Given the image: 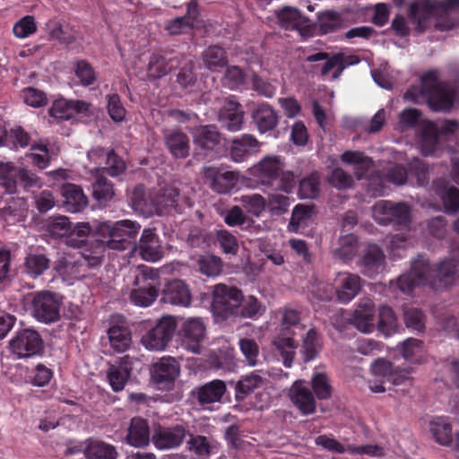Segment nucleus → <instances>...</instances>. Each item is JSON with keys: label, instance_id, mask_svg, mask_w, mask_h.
Listing matches in <instances>:
<instances>
[{"label": "nucleus", "instance_id": "1", "mask_svg": "<svg viewBox=\"0 0 459 459\" xmlns=\"http://www.w3.org/2000/svg\"><path fill=\"white\" fill-rule=\"evenodd\" d=\"M452 260L442 261L436 268H431L424 257H418L411 264L409 273L397 280L398 289L404 294H410L415 287L430 284L436 289L451 285L459 265V247L453 249Z\"/></svg>", "mask_w": 459, "mask_h": 459}, {"label": "nucleus", "instance_id": "2", "mask_svg": "<svg viewBox=\"0 0 459 459\" xmlns=\"http://www.w3.org/2000/svg\"><path fill=\"white\" fill-rule=\"evenodd\" d=\"M404 98L416 103L426 101L434 111H448L455 101V91L438 82L437 71H429L422 75L420 87H411Z\"/></svg>", "mask_w": 459, "mask_h": 459}, {"label": "nucleus", "instance_id": "3", "mask_svg": "<svg viewBox=\"0 0 459 459\" xmlns=\"http://www.w3.org/2000/svg\"><path fill=\"white\" fill-rule=\"evenodd\" d=\"M102 253V245H98L92 255L81 252L65 253L56 262L54 269L64 281H67L68 284H72L74 281L82 277V268L86 264L95 266L100 264Z\"/></svg>", "mask_w": 459, "mask_h": 459}, {"label": "nucleus", "instance_id": "4", "mask_svg": "<svg viewBox=\"0 0 459 459\" xmlns=\"http://www.w3.org/2000/svg\"><path fill=\"white\" fill-rule=\"evenodd\" d=\"M141 228V224L135 221L121 220L115 222H100L97 231L107 239V246L109 248L124 250L132 240L135 239Z\"/></svg>", "mask_w": 459, "mask_h": 459}, {"label": "nucleus", "instance_id": "5", "mask_svg": "<svg viewBox=\"0 0 459 459\" xmlns=\"http://www.w3.org/2000/svg\"><path fill=\"white\" fill-rule=\"evenodd\" d=\"M458 6L459 0H415L409 7L410 18L416 30L421 32L430 17L447 14Z\"/></svg>", "mask_w": 459, "mask_h": 459}, {"label": "nucleus", "instance_id": "6", "mask_svg": "<svg viewBox=\"0 0 459 459\" xmlns=\"http://www.w3.org/2000/svg\"><path fill=\"white\" fill-rule=\"evenodd\" d=\"M62 298L52 291L41 290L32 294L30 313L39 322L50 324L60 317Z\"/></svg>", "mask_w": 459, "mask_h": 459}, {"label": "nucleus", "instance_id": "7", "mask_svg": "<svg viewBox=\"0 0 459 459\" xmlns=\"http://www.w3.org/2000/svg\"><path fill=\"white\" fill-rule=\"evenodd\" d=\"M178 327L176 317L162 316L141 339L142 344L148 351H161L165 350Z\"/></svg>", "mask_w": 459, "mask_h": 459}, {"label": "nucleus", "instance_id": "8", "mask_svg": "<svg viewBox=\"0 0 459 459\" xmlns=\"http://www.w3.org/2000/svg\"><path fill=\"white\" fill-rule=\"evenodd\" d=\"M241 300L242 292L237 288L222 283L214 286L212 308L221 317L238 316Z\"/></svg>", "mask_w": 459, "mask_h": 459}, {"label": "nucleus", "instance_id": "9", "mask_svg": "<svg viewBox=\"0 0 459 459\" xmlns=\"http://www.w3.org/2000/svg\"><path fill=\"white\" fill-rule=\"evenodd\" d=\"M372 215L379 224L394 222L406 227L410 222L411 209L404 203L393 204L390 201L381 200L373 206Z\"/></svg>", "mask_w": 459, "mask_h": 459}, {"label": "nucleus", "instance_id": "10", "mask_svg": "<svg viewBox=\"0 0 459 459\" xmlns=\"http://www.w3.org/2000/svg\"><path fill=\"white\" fill-rule=\"evenodd\" d=\"M284 167V160L280 156L266 155L249 169V174L257 184L273 186Z\"/></svg>", "mask_w": 459, "mask_h": 459}, {"label": "nucleus", "instance_id": "11", "mask_svg": "<svg viewBox=\"0 0 459 459\" xmlns=\"http://www.w3.org/2000/svg\"><path fill=\"white\" fill-rule=\"evenodd\" d=\"M42 339L38 332L32 329H23L9 341L11 352L18 359L30 358L42 349Z\"/></svg>", "mask_w": 459, "mask_h": 459}, {"label": "nucleus", "instance_id": "12", "mask_svg": "<svg viewBox=\"0 0 459 459\" xmlns=\"http://www.w3.org/2000/svg\"><path fill=\"white\" fill-rule=\"evenodd\" d=\"M134 251L144 261L155 263L164 256V249L156 230L145 228L140 238L134 243Z\"/></svg>", "mask_w": 459, "mask_h": 459}, {"label": "nucleus", "instance_id": "13", "mask_svg": "<svg viewBox=\"0 0 459 459\" xmlns=\"http://www.w3.org/2000/svg\"><path fill=\"white\" fill-rule=\"evenodd\" d=\"M333 285L338 301L348 304L359 293L361 279L357 274L342 272L337 273Z\"/></svg>", "mask_w": 459, "mask_h": 459}, {"label": "nucleus", "instance_id": "14", "mask_svg": "<svg viewBox=\"0 0 459 459\" xmlns=\"http://www.w3.org/2000/svg\"><path fill=\"white\" fill-rule=\"evenodd\" d=\"M183 345L193 353L200 351V342L204 338L205 326L200 318L189 317L183 320L180 326Z\"/></svg>", "mask_w": 459, "mask_h": 459}, {"label": "nucleus", "instance_id": "15", "mask_svg": "<svg viewBox=\"0 0 459 459\" xmlns=\"http://www.w3.org/2000/svg\"><path fill=\"white\" fill-rule=\"evenodd\" d=\"M385 181L402 186L407 181V173L403 168L396 166L388 171L385 179L382 178L379 174L371 175L367 185L368 195L374 197L385 195L386 194Z\"/></svg>", "mask_w": 459, "mask_h": 459}, {"label": "nucleus", "instance_id": "16", "mask_svg": "<svg viewBox=\"0 0 459 459\" xmlns=\"http://www.w3.org/2000/svg\"><path fill=\"white\" fill-rule=\"evenodd\" d=\"M351 324L364 333H370L375 330V304L369 298L359 299L353 312Z\"/></svg>", "mask_w": 459, "mask_h": 459}, {"label": "nucleus", "instance_id": "17", "mask_svg": "<svg viewBox=\"0 0 459 459\" xmlns=\"http://www.w3.org/2000/svg\"><path fill=\"white\" fill-rule=\"evenodd\" d=\"M137 361V359L126 355L119 359L117 365L109 367L108 379L114 392H120L124 389L130 377L133 365Z\"/></svg>", "mask_w": 459, "mask_h": 459}, {"label": "nucleus", "instance_id": "18", "mask_svg": "<svg viewBox=\"0 0 459 459\" xmlns=\"http://www.w3.org/2000/svg\"><path fill=\"white\" fill-rule=\"evenodd\" d=\"M205 180L209 183L212 189L220 194L230 192L235 187L238 177L232 171H222L219 168H204Z\"/></svg>", "mask_w": 459, "mask_h": 459}, {"label": "nucleus", "instance_id": "19", "mask_svg": "<svg viewBox=\"0 0 459 459\" xmlns=\"http://www.w3.org/2000/svg\"><path fill=\"white\" fill-rule=\"evenodd\" d=\"M277 23L285 30H307L310 27L309 20L301 14L295 7L284 6L274 11Z\"/></svg>", "mask_w": 459, "mask_h": 459}, {"label": "nucleus", "instance_id": "20", "mask_svg": "<svg viewBox=\"0 0 459 459\" xmlns=\"http://www.w3.org/2000/svg\"><path fill=\"white\" fill-rule=\"evenodd\" d=\"M244 111L233 97L227 98L219 113V120L228 130L236 132L241 129Z\"/></svg>", "mask_w": 459, "mask_h": 459}, {"label": "nucleus", "instance_id": "21", "mask_svg": "<svg viewBox=\"0 0 459 459\" xmlns=\"http://www.w3.org/2000/svg\"><path fill=\"white\" fill-rule=\"evenodd\" d=\"M161 300L170 305L189 307L192 295L189 287L181 280H175L166 284Z\"/></svg>", "mask_w": 459, "mask_h": 459}, {"label": "nucleus", "instance_id": "22", "mask_svg": "<svg viewBox=\"0 0 459 459\" xmlns=\"http://www.w3.org/2000/svg\"><path fill=\"white\" fill-rule=\"evenodd\" d=\"M290 401L303 414H311L316 410V401L304 380H297L290 388Z\"/></svg>", "mask_w": 459, "mask_h": 459}, {"label": "nucleus", "instance_id": "23", "mask_svg": "<svg viewBox=\"0 0 459 459\" xmlns=\"http://www.w3.org/2000/svg\"><path fill=\"white\" fill-rule=\"evenodd\" d=\"M192 134L196 149L204 156L215 151L220 144V134L214 126H199Z\"/></svg>", "mask_w": 459, "mask_h": 459}, {"label": "nucleus", "instance_id": "24", "mask_svg": "<svg viewBox=\"0 0 459 459\" xmlns=\"http://www.w3.org/2000/svg\"><path fill=\"white\" fill-rule=\"evenodd\" d=\"M261 143L251 134L234 138L230 146V158L235 162H243L249 156L259 152Z\"/></svg>", "mask_w": 459, "mask_h": 459}, {"label": "nucleus", "instance_id": "25", "mask_svg": "<svg viewBox=\"0 0 459 459\" xmlns=\"http://www.w3.org/2000/svg\"><path fill=\"white\" fill-rule=\"evenodd\" d=\"M198 20L197 2L191 0L186 4V14L182 17H177L166 25V30L170 35H178L187 32L195 25Z\"/></svg>", "mask_w": 459, "mask_h": 459}, {"label": "nucleus", "instance_id": "26", "mask_svg": "<svg viewBox=\"0 0 459 459\" xmlns=\"http://www.w3.org/2000/svg\"><path fill=\"white\" fill-rule=\"evenodd\" d=\"M130 200L133 209L146 217L154 215V212H160L164 207L173 205V201L171 200L162 204L161 207L159 206L160 204H157L155 202H152V195L147 198L142 186L134 187L131 194Z\"/></svg>", "mask_w": 459, "mask_h": 459}, {"label": "nucleus", "instance_id": "27", "mask_svg": "<svg viewBox=\"0 0 459 459\" xmlns=\"http://www.w3.org/2000/svg\"><path fill=\"white\" fill-rule=\"evenodd\" d=\"M186 437L184 427L177 425L173 428L160 429L153 436V443L159 449H171L178 446Z\"/></svg>", "mask_w": 459, "mask_h": 459}, {"label": "nucleus", "instance_id": "28", "mask_svg": "<svg viewBox=\"0 0 459 459\" xmlns=\"http://www.w3.org/2000/svg\"><path fill=\"white\" fill-rule=\"evenodd\" d=\"M225 391V384L221 380H214L195 388L192 394L200 405L205 406L220 402Z\"/></svg>", "mask_w": 459, "mask_h": 459}, {"label": "nucleus", "instance_id": "29", "mask_svg": "<svg viewBox=\"0 0 459 459\" xmlns=\"http://www.w3.org/2000/svg\"><path fill=\"white\" fill-rule=\"evenodd\" d=\"M63 205L69 212H79L88 205V198L82 189L74 184H65L62 187Z\"/></svg>", "mask_w": 459, "mask_h": 459}, {"label": "nucleus", "instance_id": "30", "mask_svg": "<svg viewBox=\"0 0 459 459\" xmlns=\"http://www.w3.org/2000/svg\"><path fill=\"white\" fill-rule=\"evenodd\" d=\"M179 365L171 357L162 358L155 363L152 369V376L156 383H170L179 375Z\"/></svg>", "mask_w": 459, "mask_h": 459}, {"label": "nucleus", "instance_id": "31", "mask_svg": "<svg viewBox=\"0 0 459 459\" xmlns=\"http://www.w3.org/2000/svg\"><path fill=\"white\" fill-rule=\"evenodd\" d=\"M166 146L171 155L178 159L186 158L190 151L188 136L179 130H170L164 136Z\"/></svg>", "mask_w": 459, "mask_h": 459}, {"label": "nucleus", "instance_id": "32", "mask_svg": "<svg viewBox=\"0 0 459 459\" xmlns=\"http://www.w3.org/2000/svg\"><path fill=\"white\" fill-rule=\"evenodd\" d=\"M385 255L377 245H369L359 261V266L366 275L373 276L383 270Z\"/></svg>", "mask_w": 459, "mask_h": 459}, {"label": "nucleus", "instance_id": "33", "mask_svg": "<svg viewBox=\"0 0 459 459\" xmlns=\"http://www.w3.org/2000/svg\"><path fill=\"white\" fill-rule=\"evenodd\" d=\"M49 265V258L39 248L30 249L24 258V270L32 278L42 275Z\"/></svg>", "mask_w": 459, "mask_h": 459}, {"label": "nucleus", "instance_id": "34", "mask_svg": "<svg viewBox=\"0 0 459 459\" xmlns=\"http://www.w3.org/2000/svg\"><path fill=\"white\" fill-rule=\"evenodd\" d=\"M149 441L150 430L147 421L141 418L132 419L126 435L127 444L134 447H143Z\"/></svg>", "mask_w": 459, "mask_h": 459}, {"label": "nucleus", "instance_id": "35", "mask_svg": "<svg viewBox=\"0 0 459 459\" xmlns=\"http://www.w3.org/2000/svg\"><path fill=\"white\" fill-rule=\"evenodd\" d=\"M108 337L110 348L117 353L126 351L132 345L131 331L124 325H115L108 328Z\"/></svg>", "mask_w": 459, "mask_h": 459}, {"label": "nucleus", "instance_id": "36", "mask_svg": "<svg viewBox=\"0 0 459 459\" xmlns=\"http://www.w3.org/2000/svg\"><path fill=\"white\" fill-rule=\"evenodd\" d=\"M429 431L437 443L450 446L453 443L452 423L449 418L440 416L429 422Z\"/></svg>", "mask_w": 459, "mask_h": 459}, {"label": "nucleus", "instance_id": "37", "mask_svg": "<svg viewBox=\"0 0 459 459\" xmlns=\"http://www.w3.org/2000/svg\"><path fill=\"white\" fill-rule=\"evenodd\" d=\"M273 345L281 355L283 365L286 368H290L296 355L298 342L293 339L292 336L281 333L274 337Z\"/></svg>", "mask_w": 459, "mask_h": 459}, {"label": "nucleus", "instance_id": "38", "mask_svg": "<svg viewBox=\"0 0 459 459\" xmlns=\"http://www.w3.org/2000/svg\"><path fill=\"white\" fill-rule=\"evenodd\" d=\"M341 160L353 167L355 176L360 179L373 165L372 160L361 152L346 151L341 155Z\"/></svg>", "mask_w": 459, "mask_h": 459}, {"label": "nucleus", "instance_id": "39", "mask_svg": "<svg viewBox=\"0 0 459 459\" xmlns=\"http://www.w3.org/2000/svg\"><path fill=\"white\" fill-rule=\"evenodd\" d=\"M392 364L383 359H378L371 364L370 371L373 377L379 378V383L373 380H368V388L373 393H384L385 388L384 386L385 381L387 380L390 373H392Z\"/></svg>", "mask_w": 459, "mask_h": 459}, {"label": "nucleus", "instance_id": "40", "mask_svg": "<svg viewBox=\"0 0 459 459\" xmlns=\"http://www.w3.org/2000/svg\"><path fill=\"white\" fill-rule=\"evenodd\" d=\"M253 118L261 134L273 130L278 124V116L268 104L259 105L254 112Z\"/></svg>", "mask_w": 459, "mask_h": 459}, {"label": "nucleus", "instance_id": "41", "mask_svg": "<svg viewBox=\"0 0 459 459\" xmlns=\"http://www.w3.org/2000/svg\"><path fill=\"white\" fill-rule=\"evenodd\" d=\"M323 348L322 336L310 328L303 337L301 353L306 362L315 359Z\"/></svg>", "mask_w": 459, "mask_h": 459}, {"label": "nucleus", "instance_id": "42", "mask_svg": "<svg viewBox=\"0 0 459 459\" xmlns=\"http://www.w3.org/2000/svg\"><path fill=\"white\" fill-rule=\"evenodd\" d=\"M16 178L17 169L11 162H0V197L16 192Z\"/></svg>", "mask_w": 459, "mask_h": 459}, {"label": "nucleus", "instance_id": "43", "mask_svg": "<svg viewBox=\"0 0 459 459\" xmlns=\"http://www.w3.org/2000/svg\"><path fill=\"white\" fill-rule=\"evenodd\" d=\"M85 453L90 459H117V457L115 446L100 440H90Z\"/></svg>", "mask_w": 459, "mask_h": 459}, {"label": "nucleus", "instance_id": "44", "mask_svg": "<svg viewBox=\"0 0 459 459\" xmlns=\"http://www.w3.org/2000/svg\"><path fill=\"white\" fill-rule=\"evenodd\" d=\"M179 198L178 189L173 186H168L159 192L152 195V202H155L157 204H160L159 206L161 207L162 204L168 203V201H173V205L164 207L160 212H154L157 215H162L170 212L173 209L176 208Z\"/></svg>", "mask_w": 459, "mask_h": 459}, {"label": "nucleus", "instance_id": "45", "mask_svg": "<svg viewBox=\"0 0 459 459\" xmlns=\"http://www.w3.org/2000/svg\"><path fill=\"white\" fill-rule=\"evenodd\" d=\"M358 248V239L353 234L342 236L339 247L334 249V256L342 261H350L357 255Z\"/></svg>", "mask_w": 459, "mask_h": 459}, {"label": "nucleus", "instance_id": "46", "mask_svg": "<svg viewBox=\"0 0 459 459\" xmlns=\"http://www.w3.org/2000/svg\"><path fill=\"white\" fill-rule=\"evenodd\" d=\"M377 329L385 337H389L397 332V319L391 307L382 306L379 308Z\"/></svg>", "mask_w": 459, "mask_h": 459}, {"label": "nucleus", "instance_id": "47", "mask_svg": "<svg viewBox=\"0 0 459 459\" xmlns=\"http://www.w3.org/2000/svg\"><path fill=\"white\" fill-rule=\"evenodd\" d=\"M265 311V307L255 296H242L238 315L241 317L256 319L260 317Z\"/></svg>", "mask_w": 459, "mask_h": 459}, {"label": "nucleus", "instance_id": "48", "mask_svg": "<svg viewBox=\"0 0 459 459\" xmlns=\"http://www.w3.org/2000/svg\"><path fill=\"white\" fill-rule=\"evenodd\" d=\"M263 383L264 378L257 371H254L251 374L243 377L237 385V399H244L247 394L261 387Z\"/></svg>", "mask_w": 459, "mask_h": 459}, {"label": "nucleus", "instance_id": "49", "mask_svg": "<svg viewBox=\"0 0 459 459\" xmlns=\"http://www.w3.org/2000/svg\"><path fill=\"white\" fill-rule=\"evenodd\" d=\"M313 216V207L309 205L298 204L292 211L291 219L289 223V230L297 232L305 227Z\"/></svg>", "mask_w": 459, "mask_h": 459}, {"label": "nucleus", "instance_id": "50", "mask_svg": "<svg viewBox=\"0 0 459 459\" xmlns=\"http://www.w3.org/2000/svg\"><path fill=\"white\" fill-rule=\"evenodd\" d=\"M91 231V227L88 222H80L73 230L65 238L67 246L74 248H81L86 244L87 238Z\"/></svg>", "mask_w": 459, "mask_h": 459}, {"label": "nucleus", "instance_id": "51", "mask_svg": "<svg viewBox=\"0 0 459 459\" xmlns=\"http://www.w3.org/2000/svg\"><path fill=\"white\" fill-rule=\"evenodd\" d=\"M203 59L206 67L211 71H218L227 64L224 50L217 46L207 48L203 55Z\"/></svg>", "mask_w": 459, "mask_h": 459}, {"label": "nucleus", "instance_id": "52", "mask_svg": "<svg viewBox=\"0 0 459 459\" xmlns=\"http://www.w3.org/2000/svg\"><path fill=\"white\" fill-rule=\"evenodd\" d=\"M31 152L29 154L33 164L40 169H46L51 160V154L48 148V143L40 140L31 145Z\"/></svg>", "mask_w": 459, "mask_h": 459}, {"label": "nucleus", "instance_id": "53", "mask_svg": "<svg viewBox=\"0 0 459 459\" xmlns=\"http://www.w3.org/2000/svg\"><path fill=\"white\" fill-rule=\"evenodd\" d=\"M439 128L432 123H429L422 133L421 152L424 155L434 154L438 143Z\"/></svg>", "mask_w": 459, "mask_h": 459}, {"label": "nucleus", "instance_id": "54", "mask_svg": "<svg viewBox=\"0 0 459 459\" xmlns=\"http://www.w3.org/2000/svg\"><path fill=\"white\" fill-rule=\"evenodd\" d=\"M172 66L163 56L152 55L148 64L147 76L151 80L160 78L166 75L172 69Z\"/></svg>", "mask_w": 459, "mask_h": 459}, {"label": "nucleus", "instance_id": "55", "mask_svg": "<svg viewBox=\"0 0 459 459\" xmlns=\"http://www.w3.org/2000/svg\"><path fill=\"white\" fill-rule=\"evenodd\" d=\"M320 176L314 172L303 178L299 183V195L300 198H316L319 194Z\"/></svg>", "mask_w": 459, "mask_h": 459}, {"label": "nucleus", "instance_id": "56", "mask_svg": "<svg viewBox=\"0 0 459 459\" xmlns=\"http://www.w3.org/2000/svg\"><path fill=\"white\" fill-rule=\"evenodd\" d=\"M71 223L67 217L57 216L51 218L47 224V232L54 238L67 236L70 233Z\"/></svg>", "mask_w": 459, "mask_h": 459}, {"label": "nucleus", "instance_id": "57", "mask_svg": "<svg viewBox=\"0 0 459 459\" xmlns=\"http://www.w3.org/2000/svg\"><path fill=\"white\" fill-rule=\"evenodd\" d=\"M344 69L345 63L342 60V54H337L326 59L322 67L321 74L333 81L340 77Z\"/></svg>", "mask_w": 459, "mask_h": 459}, {"label": "nucleus", "instance_id": "58", "mask_svg": "<svg viewBox=\"0 0 459 459\" xmlns=\"http://www.w3.org/2000/svg\"><path fill=\"white\" fill-rule=\"evenodd\" d=\"M187 446L190 450L200 455L215 453L218 448L217 442L203 436L191 437L187 441Z\"/></svg>", "mask_w": 459, "mask_h": 459}, {"label": "nucleus", "instance_id": "59", "mask_svg": "<svg viewBox=\"0 0 459 459\" xmlns=\"http://www.w3.org/2000/svg\"><path fill=\"white\" fill-rule=\"evenodd\" d=\"M158 296V290L153 286L134 290L131 292V301L140 307H149Z\"/></svg>", "mask_w": 459, "mask_h": 459}, {"label": "nucleus", "instance_id": "60", "mask_svg": "<svg viewBox=\"0 0 459 459\" xmlns=\"http://www.w3.org/2000/svg\"><path fill=\"white\" fill-rule=\"evenodd\" d=\"M312 387L317 399L326 400L332 395V386L324 373H315L312 377Z\"/></svg>", "mask_w": 459, "mask_h": 459}, {"label": "nucleus", "instance_id": "61", "mask_svg": "<svg viewBox=\"0 0 459 459\" xmlns=\"http://www.w3.org/2000/svg\"><path fill=\"white\" fill-rule=\"evenodd\" d=\"M92 195L99 202L110 201L115 195L112 184L102 177L97 178L92 185Z\"/></svg>", "mask_w": 459, "mask_h": 459}, {"label": "nucleus", "instance_id": "62", "mask_svg": "<svg viewBox=\"0 0 459 459\" xmlns=\"http://www.w3.org/2000/svg\"><path fill=\"white\" fill-rule=\"evenodd\" d=\"M240 202L248 213L256 217L265 209V199L258 194L242 195Z\"/></svg>", "mask_w": 459, "mask_h": 459}, {"label": "nucleus", "instance_id": "63", "mask_svg": "<svg viewBox=\"0 0 459 459\" xmlns=\"http://www.w3.org/2000/svg\"><path fill=\"white\" fill-rule=\"evenodd\" d=\"M199 269L207 276H216L222 269L221 260L212 255H202L198 260Z\"/></svg>", "mask_w": 459, "mask_h": 459}, {"label": "nucleus", "instance_id": "64", "mask_svg": "<svg viewBox=\"0 0 459 459\" xmlns=\"http://www.w3.org/2000/svg\"><path fill=\"white\" fill-rule=\"evenodd\" d=\"M443 201L446 212H455L459 210V190L454 186L444 187L437 191Z\"/></svg>", "mask_w": 459, "mask_h": 459}]
</instances>
